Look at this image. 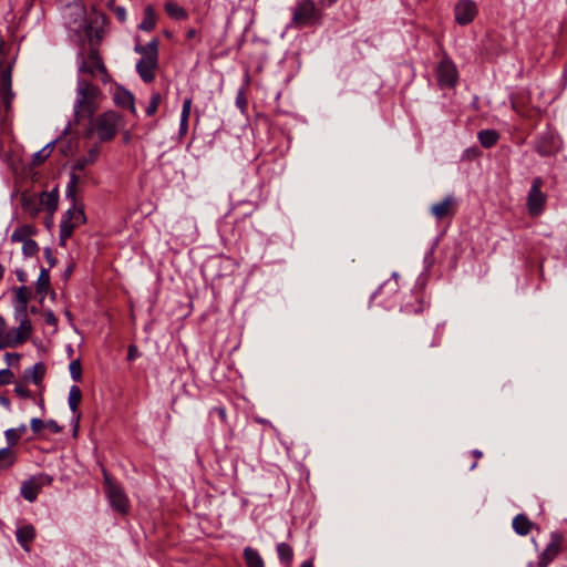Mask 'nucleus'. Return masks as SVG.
I'll return each mask as SVG.
<instances>
[{
	"instance_id": "nucleus-1",
	"label": "nucleus",
	"mask_w": 567,
	"mask_h": 567,
	"mask_svg": "<svg viewBox=\"0 0 567 567\" xmlns=\"http://www.w3.org/2000/svg\"><path fill=\"white\" fill-rule=\"evenodd\" d=\"M11 45L0 38V94L3 106L0 109V125L7 127L12 118V102L14 92L12 91V70L16 62V55L6 64L7 55Z\"/></svg>"
},
{
	"instance_id": "nucleus-2",
	"label": "nucleus",
	"mask_w": 567,
	"mask_h": 567,
	"mask_svg": "<svg viewBox=\"0 0 567 567\" xmlns=\"http://www.w3.org/2000/svg\"><path fill=\"white\" fill-rule=\"evenodd\" d=\"M102 92L89 80L79 76L76 81V97L74 101L75 121L92 120L99 110V99Z\"/></svg>"
},
{
	"instance_id": "nucleus-3",
	"label": "nucleus",
	"mask_w": 567,
	"mask_h": 567,
	"mask_svg": "<svg viewBox=\"0 0 567 567\" xmlns=\"http://www.w3.org/2000/svg\"><path fill=\"white\" fill-rule=\"evenodd\" d=\"M291 21L288 27L297 29L315 28L323 23V8L313 0H297L291 9Z\"/></svg>"
},
{
	"instance_id": "nucleus-4",
	"label": "nucleus",
	"mask_w": 567,
	"mask_h": 567,
	"mask_svg": "<svg viewBox=\"0 0 567 567\" xmlns=\"http://www.w3.org/2000/svg\"><path fill=\"white\" fill-rule=\"evenodd\" d=\"M121 116L114 111H107L100 114L94 121L90 120V127L86 136H91L96 132L101 142L112 141L117 133V125Z\"/></svg>"
},
{
	"instance_id": "nucleus-5",
	"label": "nucleus",
	"mask_w": 567,
	"mask_h": 567,
	"mask_svg": "<svg viewBox=\"0 0 567 567\" xmlns=\"http://www.w3.org/2000/svg\"><path fill=\"white\" fill-rule=\"evenodd\" d=\"M400 299V285L398 275L393 274L392 278L385 280L378 290L371 296L370 306L382 307L385 310L393 309Z\"/></svg>"
},
{
	"instance_id": "nucleus-6",
	"label": "nucleus",
	"mask_w": 567,
	"mask_h": 567,
	"mask_svg": "<svg viewBox=\"0 0 567 567\" xmlns=\"http://www.w3.org/2000/svg\"><path fill=\"white\" fill-rule=\"evenodd\" d=\"M74 22H79L76 29H74L75 35L81 34L82 28H84V35H103L106 32V24L109 22L107 17L96 10H93L90 14L89 21H86L85 11L83 8H76Z\"/></svg>"
},
{
	"instance_id": "nucleus-7",
	"label": "nucleus",
	"mask_w": 567,
	"mask_h": 567,
	"mask_svg": "<svg viewBox=\"0 0 567 567\" xmlns=\"http://www.w3.org/2000/svg\"><path fill=\"white\" fill-rule=\"evenodd\" d=\"M71 203L72 206L63 214L60 221L59 240L61 246H65L75 227L86 221L83 206H78L76 200Z\"/></svg>"
},
{
	"instance_id": "nucleus-8",
	"label": "nucleus",
	"mask_w": 567,
	"mask_h": 567,
	"mask_svg": "<svg viewBox=\"0 0 567 567\" xmlns=\"http://www.w3.org/2000/svg\"><path fill=\"white\" fill-rule=\"evenodd\" d=\"M429 307L425 293V280L419 279L409 295L403 297L400 311L405 315H420Z\"/></svg>"
},
{
	"instance_id": "nucleus-9",
	"label": "nucleus",
	"mask_w": 567,
	"mask_h": 567,
	"mask_svg": "<svg viewBox=\"0 0 567 567\" xmlns=\"http://www.w3.org/2000/svg\"><path fill=\"white\" fill-rule=\"evenodd\" d=\"M458 71L449 54L442 50V59L436 66V81L440 87L454 89L458 82Z\"/></svg>"
},
{
	"instance_id": "nucleus-10",
	"label": "nucleus",
	"mask_w": 567,
	"mask_h": 567,
	"mask_svg": "<svg viewBox=\"0 0 567 567\" xmlns=\"http://www.w3.org/2000/svg\"><path fill=\"white\" fill-rule=\"evenodd\" d=\"M104 481L106 485V495L111 507L117 513L125 515L130 511V501L123 488L113 483L105 470H103Z\"/></svg>"
},
{
	"instance_id": "nucleus-11",
	"label": "nucleus",
	"mask_w": 567,
	"mask_h": 567,
	"mask_svg": "<svg viewBox=\"0 0 567 567\" xmlns=\"http://www.w3.org/2000/svg\"><path fill=\"white\" fill-rule=\"evenodd\" d=\"M543 185V178L535 177L527 195L526 206L528 214L533 217L542 215L546 206L547 195L542 192Z\"/></svg>"
},
{
	"instance_id": "nucleus-12",
	"label": "nucleus",
	"mask_w": 567,
	"mask_h": 567,
	"mask_svg": "<svg viewBox=\"0 0 567 567\" xmlns=\"http://www.w3.org/2000/svg\"><path fill=\"white\" fill-rule=\"evenodd\" d=\"M564 540L565 538L561 533L551 532L548 544L539 554L538 561L536 563V565H534V563H529L528 567H548L558 557Z\"/></svg>"
},
{
	"instance_id": "nucleus-13",
	"label": "nucleus",
	"mask_w": 567,
	"mask_h": 567,
	"mask_svg": "<svg viewBox=\"0 0 567 567\" xmlns=\"http://www.w3.org/2000/svg\"><path fill=\"white\" fill-rule=\"evenodd\" d=\"M252 16L248 11L233 12L227 20V32L238 35H246L252 24Z\"/></svg>"
},
{
	"instance_id": "nucleus-14",
	"label": "nucleus",
	"mask_w": 567,
	"mask_h": 567,
	"mask_svg": "<svg viewBox=\"0 0 567 567\" xmlns=\"http://www.w3.org/2000/svg\"><path fill=\"white\" fill-rule=\"evenodd\" d=\"M79 73H89L92 78L100 76L103 83H107L111 79L110 73L103 61L89 62L85 60L83 52H79Z\"/></svg>"
},
{
	"instance_id": "nucleus-15",
	"label": "nucleus",
	"mask_w": 567,
	"mask_h": 567,
	"mask_svg": "<svg viewBox=\"0 0 567 567\" xmlns=\"http://www.w3.org/2000/svg\"><path fill=\"white\" fill-rule=\"evenodd\" d=\"M477 14V6L473 0H461L455 4L454 16L456 23L466 25L471 23Z\"/></svg>"
},
{
	"instance_id": "nucleus-16",
	"label": "nucleus",
	"mask_w": 567,
	"mask_h": 567,
	"mask_svg": "<svg viewBox=\"0 0 567 567\" xmlns=\"http://www.w3.org/2000/svg\"><path fill=\"white\" fill-rule=\"evenodd\" d=\"M19 327L14 329L13 332H10V339L13 342L14 347L23 344L29 340L32 334L33 328L30 319L28 318V313L19 315Z\"/></svg>"
},
{
	"instance_id": "nucleus-17",
	"label": "nucleus",
	"mask_w": 567,
	"mask_h": 567,
	"mask_svg": "<svg viewBox=\"0 0 567 567\" xmlns=\"http://www.w3.org/2000/svg\"><path fill=\"white\" fill-rule=\"evenodd\" d=\"M14 319H19V315L28 313V302L32 297V291L27 286L14 289Z\"/></svg>"
},
{
	"instance_id": "nucleus-18",
	"label": "nucleus",
	"mask_w": 567,
	"mask_h": 567,
	"mask_svg": "<svg viewBox=\"0 0 567 567\" xmlns=\"http://www.w3.org/2000/svg\"><path fill=\"white\" fill-rule=\"evenodd\" d=\"M82 400V392L78 385H72L69 392V408L73 412L74 417V426H73V435H76L79 430V422L81 419V413L79 412V406Z\"/></svg>"
},
{
	"instance_id": "nucleus-19",
	"label": "nucleus",
	"mask_w": 567,
	"mask_h": 567,
	"mask_svg": "<svg viewBox=\"0 0 567 567\" xmlns=\"http://www.w3.org/2000/svg\"><path fill=\"white\" fill-rule=\"evenodd\" d=\"M455 199L453 196H446L442 202L435 203L431 206V214L437 219L442 220L447 216H453Z\"/></svg>"
},
{
	"instance_id": "nucleus-20",
	"label": "nucleus",
	"mask_w": 567,
	"mask_h": 567,
	"mask_svg": "<svg viewBox=\"0 0 567 567\" xmlns=\"http://www.w3.org/2000/svg\"><path fill=\"white\" fill-rule=\"evenodd\" d=\"M87 178H89V174L85 172V169L83 172H80V171H73L71 168L70 181L66 184V188H65L66 198L70 199L71 202H75L78 185L84 184Z\"/></svg>"
},
{
	"instance_id": "nucleus-21",
	"label": "nucleus",
	"mask_w": 567,
	"mask_h": 567,
	"mask_svg": "<svg viewBox=\"0 0 567 567\" xmlns=\"http://www.w3.org/2000/svg\"><path fill=\"white\" fill-rule=\"evenodd\" d=\"M114 103L120 107L127 109L134 116L137 115L134 95L128 90L122 86L117 87L114 93Z\"/></svg>"
},
{
	"instance_id": "nucleus-22",
	"label": "nucleus",
	"mask_w": 567,
	"mask_h": 567,
	"mask_svg": "<svg viewBox=\"0 0 567 567\" xmlns=\"http://www.w3.org/2000/svg\"><path fill=\"white\" fill-rule=\"evenodd\" d=\"M535 150L544 157L553 155L556 152L554 135L551 133L539 135L536 141Z\"/></svg>"
},
{
	"instance_id": "nucleus-23",
	"label": "nucleus",
	"mask_w": 567,
	"mask_h": 567,
	"mask_svg": "<svg viewBox=\"0 0 567 567\" xmlns=\"http://www.w3.org/2000/svg\"><path fill=\"white\" fill-rule=\"evenodd\" d=\"M35 528L32 524H25L17 528L16 537L20 546L25 550H30V544L35 538Z\"/></svg>"
},
{
	"instance_id": "nucleus-24",
	"label": "nucleus",
	"mask_w": 567,
	"mask_h": 567,
	"mask_svg": "<svg viewBox=\"0 0 567 567\" xmlns=\"http://www.w3.org/2000/svg\"><path fill=\"white\" fill-rule=\"evenodd\" d=\"M135 51L142 55L140 59L142 61L158 62V42L156 38H153L145 45L137 43L135 45Z\"/></svg>"
},
{
	"instance_id": "nucleus-25",
	"label": "nucleus",
	"mask_w": 567,
	"mask_h": 567,
	"mask_svg": "<svg viewBox=\"0 0 567 567\" xmlns=\"http://www.w3.org/2000/svg\"><path fill=\"white\" fill-rule=\"evenodd\" d=\"M42 488V483H38L35 477L22 482L20 487L21 496L28 502L32 503L38 498Z\"/></svg>"
},
{
	"instance_id": "nucleus-26",
	"label": "nucleus",
	"mask_w": 567,
	"mask_h": 567,
	"mask_svg": "<svg viewBox=\"0 0 567 567\" xmlns=\"http://www.w3.org/2000/svg\"><path fill=\"white\" fill-rule=\"evenodd\" d=\"M100 155V147L97 145L91 147L85 155L80 156L75 159V162L72 164L73 171H80L83 172L86 166L93 165L97 159Z\"/></svg>"
},
{
	"instance_id": "nucleus-27",
	"label": "nucleus",
	"mask_w": 567,
	"mask_h": 567,
	"mask_svg": "<svg viewBox=\"0 0 567 567\" xmlns=\"http://www.w3.org/2000/svg\"><path fill=\"white\" fill-rule=\"evenodd\" d=\"M59 190L58 187L51 192H42L40 194V204L52 216L58 208Z\"/></svg>"
},
{
	"instance_id": "nucleus-28",
	"label": "nucleus",
	"mask_w": 567,
	"mask_h": 567,
	"mask_svg": "<svg viewBox=\"0 0 567 567\" xmlns=\"http://www.w3.org/2000/svg\"><path fill=\"white\" fill-rule=\"evenodd\" d=\"M158 62H147L138 60L136 63V71L145 83H151L155 79V70Z\"/></svg>"
},
{
	"instance_id": "nucleus-29",
	"label": "nucleus",
	"mask_w": 567,
	"mask_h": 567,
	"mask_svg": "<svg viewBox=\"0 0 567 567\" xmlns=\"http://www.w3.org/2000/svg\"><path fill=\"white\" fill-rule=\"evenodd\" d=\"M512 526L516 534L526 536L532 532L534 523L525 514H518L514 517Z\"/></svg>"
},
{
	"instance_id": "nucleus-30",
	"label": "nucleus",
	"mask_w": 567,
	"mask_h": 567,
	"mask_svg": "<svg viewBox=\"0 0 567 567\" xmlns=\"http://www.w3.org/2000/svg\"><path fill=\"white\" fill-rule=\"evenodd\" d=\"M37 234V229L32 225H22L17 227L10 236L11 241L13 243H24L30 240L31 236Z\"/></svg>"
},
{
	"instance_id": "nucleus-31",
	"label": "nucleus",
	"mask_w": 567,
	"mask_h": 567,
	"mask_svg": "<svg viewBox=\"0 0 567 567\" xmlns=\"http://www.w3.org/2000/svg\"><path fill=\"white\" fill-rule=\"evenodd\" d=\"M243 557L247 567H265L261 555L252 547L244 548Z\"/></svg>"
},
{
	"instance_id": "nucleus-32",
	"label": "nucleus",
	"mask_w": 567,
	"mask_h": 567,
	"mask_svg": "<svg viewBox=\"0 0 567 567\" xmlns=\"http://www.w3.org/2000/svg\"><path fill=\"white\" fill-rule=\"evenodd\" d=\"M477 138L484 148H491L499 140V134L496 130H482L478 132Z\"/></svg>"
},
{
	"instance_id": "nucleus-33",
	"label": "nucleus",
	"mask_w": 567,
	"mask_h": 567,
	"mask_svg": "<svg viewBox=\"0 0 567 567\" xmlns=\"http://www.w3.org/2000/svg\"><path fill=\"white\" fill-rule=\"evenodd\" d=\"M156 23V14L151 6L144 9L143 20L138 24V29L144 32L153 31Z\"/></svg>"
},
{
	"instance_id": "nucleus-34",
	"label": "nucleus",
	"mask_w": 567,
	"mask_h": 567,
	"mask_svg": "<svg viewBox=\"0 0 567 567\" xmlns=\"http://www.w3.org/2000/svg\"><path fill=\"white\" fill-rule=\"evenodd\" d=\"M277 555L284 565L287 567H290L293 560V549L292 547L287 543H279L276 546Z\"/></svg>"
},
{
	"instance_id": "nucleus-35",
	"label": "nucleus",
	"mask_w": 567,
	"mask_h": 567,
	"mask_svg": "<svg viewBox=\"0 0 567 567\" xmlns=\"http://www.w3.org/2000/svg\"><path fill=\"white\" fill-rule=\"evenodd\" d=\"M17 461V454L10 447L0 449V470L10 468Z\"/></svg>"
},
{
	"instance_id": "nucleus-36",
	"label": "nucleus",
	"mask_w": 567,
	"mask_h": 567,
	"mask_svg": "<svg viewBox=\"0 0 567 567\" xmlns=\"http://www.w3.org/2000/svg\"><path fill=\"white\" fill-rule=\"evenodd\" d=\"M56 141H51L48 143L44 147H42L40 151L33 154L32 163L34 165H40L51 155V153L54 150Z\"/></svg>"
},
{
	"instance_id": "nucleus-37",
	"label": "nucleus",
	"mask_w": 567,
	"mask_h": 567,
	"mask_svg": "<svg viewBox=\"0 0 567 567\" xmlns=\"http://www.w3.org/2000/svg\"><path fill=\"white\" fill-rule=\"evenodd\" d=\"M165 11L168 17L175 20H183L187 17L186 11L179 4L174 1H168L165 3Z\"/></svg>"
},
{
	"instance_id": "nucleus-38",
	"label": "nucleus",
	"mask_w": 567,
	"mask_h": 567,
	"mask_svg": "<svg viewBox=\"0 0 567 567\" xmlns=\"http://www.w3.org/2000/svg\"><path fill=\"white\" fill-rule=\"evenodd\" d=\"M51 287L50 284V274L49 270L42 268L37 280V292L40 295H45Z\"/></svg>"
},
{
	"instance_id": "nucleus-39",
	"label": "nucleus",
	"mask_w": 567,
	"mask_h": 567,
	"mask_svg": "<svg viewBox=\"0 0 567 567\" xmlns=\"http://www.w3.org/2000/svg\"><path fill=\"white\" fill-rule=\"evenodd\" d=\"M45 374V365L42 362L35 363L29 371H25V377H30L34 384H39Z\"/></svg>"
},
{
	"instance_id": "nucleus-40",
	"label": "nucleus",
	"mask_w": 567,
	"mask_h": 567,
	"mask_svg": "<svg viewBox=\"0 0 567 567\" xmlns=\"http://www.w3.org/2000/svg\"><path fill=\"white\" fill-rule=\"evenodd\" d=\"M162 102V95L157 91H153L151 94L150 103L145 109V114L147 116H153L156 114L158 106Z\"/></svg>"
},
{
	"instance_id": "nucleus-41",
	"label": "nucleus",
	"mask_w": 567,
	"mask_h": 567,
	"mask_svg": "<svg viewBox=\"0 0 567 567\" xmlns=\"http://www.w3.org/2000/svg\"><path fill=\"white\" fill-rule=\"evenodd\" d=\"M102 38H89L90 53H89V62L94 61H103L100 52L99 45Z\"/></svg>"
},
{
	"instance_id": "nucleus-42",
	"label": "nucleus",
	"mask_w": 567,
	"mask_h": 567,
	"mask_svg": "<svg viewBox=\"0 0 567 567\" xmlns=\"http://www.w3.org/2000/svg\"><path fill=\"white\" fill-rule=\"evenodd\" d=\"M249 78L247 76L246 83L243 87H240L236 95V105L240 110L241 113H245L248 106V102L246 99V90L248 86Z\"/></svg>"
},
{
	"instance_id": "nucleus-43",
	"label": "nucleus",
	"mask_w": 567,
	"mask_h": 567,
	"mask_svg": "<svg viewBox=\"0 0 567 567\" xmlns=\"http://www.w3.org/2000/svg\"><path fill=\"white\" fill-rule=\"evenodd\" d=\"M69 371H70L71 378L75 382L81 381V379H82V367H81L80 359H75V360L71 361V363L69 365Z\"/></svg>"
},
{
	"instance_id": "nucleus-44",
	"label": "nucleus",
	"mask_w": 567,
	"mask_h": 567,
	"mask_svg": "<svg viewBox=\"0 0 567 567\" xmlns=\"http://www.w3.org/2000/svg\"><path fill=\"white\" fill-rule=\"evenodd\" d=\"M22 254L25 257H33L39 251V245L35 240L30 239L28 241L22 243Z\"/></svg>"
},
{
	"instance_id": "nucleus-45",
	"label": "nucleus",
	"mask_w": 567,
	"mask_h": 567,
	"mask_svg": "<svg viewBox=\"0 0 567 567\" xmlns=\"http://www.w3.org/2000/svg\"><path fill=\"white\" fill-rule=\"evenodd\" d=\"M4 436H6V440L9 444L8 447L11 449V446H14L18 444V442L20 441L21 436H20V433L17 432L16 429H8L6 432H4Z\"/></svg>"
},
{
	"instance_id": "nucleus-46",
	"label": "nucleus",
	"mask_w": 567,
	"mask_h": 567,
	"mask_svg": "<svg viewBox=\"0 0 567 567\" xmlns=\"http://www.w3.org/2000/svg\"><path fill=\"white\" fill-rule=\"evenodd\" d=\"M14 378L13 372L10 369L0 370V385H7L12 382Z\"/></svg>"
},
{
	"instance_id": "nucleus-47",
	"label": "nucleus",
	"mask_w": 567,
	"mask_h": 567,
	"mask_svg": "<svg viewBox=\"0 0 567 567\" xmlns=\"http://www.w3.org/2000/svg\"><path fill=\"white\" fill-rule=\"evenodd\" d=\"M193 99L190 96L186 97L183 102L181 118L189 120L190 111H192Z\"/></svg>"
},
{
	"instance_id": "nucleus-48",
	"label": "nucleus",
	"mask_w": 567,
	"mask_h": 567,
	"mask_svg": "<svg viewBox=\"0 0 567 567\" xmlns=\"http://www.w3.org/2000/svg\"><path fill=\"white\" fill-rule=\"evenodd\" d=\"M30 426L33 433L38 434L42 431L43 427H45V422H43L41 419L33 417L30 422Z\"/></svg>"
},
{
	"instance_id": "nucleus-49",
	"label": "nucleus",
	"mask_w": 567,
	"mask_h": 567,
	"mask_svg": "<svg viewBox=\"0 0 567 567\" xmlns=\"http://www.w3.org/2000/svg\"><path fill=\"white\" fill-rule=\"evenodd\" d=\"M9 347L14 348L13 342L10 339V333H0V350Z\"/></svg>"
},
{
	"instance_id": "nucleus-50",
	"label": "nucleus",
	"mask_w": 567,
	"mask_h": 567,
	"mask_svg": "<svg viewBox=\"0 0 567 567\" xmlns=\"http://www.w3.org/2000/svg\"><path fill=\"white\" fill-rule=\"evenodd\" d=\"M14 392L20 398H30L31 396V392L30 390L25 386V385H22V384H17L14 386Z\"/></svg>"
},
{
	"instance_id": "nucleus-51",
	"label": "nucleus",
	"mask_w": 567,
	"mask_h": 567,
	"mask_svg": "<svg viewBox=\"0 0 567 567\" xmlns=\"http://www.w3.org/2000/svg\"><path fill=\"white\" fill-rule=\"evenodd\" d=\"M44 257H45L47 262L49 264L50 268H53L56 265L58 260L53 256L52 250H51L50 247L44 248Z\"/></svg>"
},
{
	"instance_id": "nucleus-52",
	"label": "nucleus",
	"mask_w": 567,
	"mask_h": 567,
	"mask_svg": "<svg viewBox=\"0 0 567 567\" xmlns=\"http://www.w3.org/2000/svg\"><path fill=\"white\" fill-rule=\"evenodd\" d=\"M45 427L55 434L61 433L63 430V427L61 425H59L58 422L54 420H48L45 422Z\"/></svg>"
},
{
	"instance_id": "nucleus-53",
	"label": "nucleus",
	"mask_w": 567,
	"mask_h": 567,
	"mask_svg": "<svg viewBox=\"0 0 567 567\" xmlns=\"http://www.w3.org/2000/svg\"><path fill=\"white\" fill-rule=\"evenodd\" d=\"M210 413H216L223 423L227 422V413L224 406H215Z\"/></svg>"
},
{
	"instance_id": "nucleus-54",
	"label": "nucleus",
	"mask_w": 567,
	"mask_h": 567,
	"mask_svg": "<svg viewBox=\"0 0 567 567\" xmlns=\"http://www.w3.org/2000/svg\"><path fill=\"white\" fill-rule=\"evenodd\" d=\"M140 355L138 349L135 344H130L127 348V360L133 361Z\"/></svg>"
},
{
	"instance_id": "nucleus-55",
	"label": "nucleus",
	"mask_w": 567,
	"mask_h": 567,
	"mask_svg": "<svg viewBox=\"0 0 567 567\" xmlns=\"http://www.w3.org/2000/svg\"><path fill=\"white\" fill-rule=\"evenodd\" d=\"M114 14L120 22H124L126 19V10L124 7H115Z\"/></svg>"
},
{
	"instance_id": "nucleus-56",
	"label": "nucleus",
	"mask_w": 567,
	"mask_h": 567,
	"mask_svg": "<svg viewBox=\"0 0 567 567\" xmlns=\"http://www.w3.org/2000/svg\"><path fill=\"white\" fill-rule=\"evenodd\" d=\"M20 359L21 355L19 353L7 352L4 355V360L7 361L8 364L18 363Z\"/></svg>"
},
{
	"instance_id": "nucleus-57",
	"label": "nucleus",
	"mask_w": 567,
	"mask_h": 567,
	"mask_svg": "<svg viewBox=\"0 0 567 567\" xmlns=\"http://www.w3.org/2000/svg\"><path fill=\"white\" fill-rule=\"evenodd\" d=\"M56 317L55 315L50 310L45 313V322L50 326H55L56 324Z\"/></svg>"
},
{
	"instance_id": "nucleus-58",
	"label": "nucleus",
	"mask_w": 567,
	"mask_h": 567,
	"mask_svg": "<svg viewBox=\"0 0 567 567\" xmlns=\"http://www.w3.org/2000/svg\"><path fill=\"white\" fill-rule=\"evenodd\" d=\"M16 276H17V279H18L20 282H22V284L27 282V280H28V275H27V272H25L24 270H22V269H18V270H16Z\"/></svg>"
},
{
	"instance_id": "nucleus-59",
	"label": "nucleus",
	"mask_w": 567,
	"mask_h": 567,
	"mask_svg": "<svg viewBox=\"0 0 567 567\" xmlns=\"http://www.w3.org/2000/svg\"><path fill=\"white\" fill-rule=\"evenodd\" d=\"M188 121L189 120L181 118V121H179V134L181 135H184V134L187 133V131H188Z\"/></svg>"
},
{
	"instance_id": "nucleus-60",
	"label": "nucleus",
	"mask_w": 567,
	"mask_h": 567,
	"mask_svg": "<svg viewBox=\"0 0 567 567\" xmlns=\"http://www.w3.org/2000/svg\"><path fill=\"white\" fill-rule=\"evenodd\" d=\"M471 453H472V455L475 457V460H478V458H481V457L483 456V453H482V451H480V450H473ZM476 466H477V461H475V462L471 465L470 470H474Z\"/></svg>"
},
{
	"instance_id": "nucleus-61",
	"label": "nucleus",
	"mask_w": 567,
	"mask_h": 567,
	"mask_svg": "<svg viewBox=\"0 0 567 567\" xmlns=\"http://www.w3.org/2000/svg\"><path fill=\"white\" fill-rule=\"evenodd\" d=\"M338 0H319V3L322 8H329L333 6Z\"/></svg>"
},
{
	"instance_id": "nucleus-62",
	"label": "nucleus",
	"mask_w": 567,
	"mask_h": 567,
	"mask_svg": "<svg viewBox=\"0 0 567 567\" xmlns=\"http://www.w3.org/2000/svg\"><path fill=\"white\" fill-rule=\"evenodd\" d=\"M0 333H9L7 331V321L2 316H0Z\"/></svg>"
},
{
	"instance_id": "nucleus-63",
	"label": "nucleus",
	"mask_w": 567,
	"mask_h": 567,
	"mask_svg": "<svg viewBox=\"0 0 567 567\" xmlns=\"http://www.w3.org/2000/svg\"><path fill=\"white\" fill-rule=\"evenodd\" d=\"M0 404H2L6 408L10 406V400L6 396H0Z\"/></svg>"
},
{
	"instance_id": "nucleus-64",
	"label": "nucleus",
	"mask_w": 567,
	"mask_h": 567,
	"mask_svg": "<svg viewBox=\"0 0 567 567\" xmlns=\"http://www.w3.org/2000/svg\"><path fill=\"white\" fill-rule=\"evenodd\" d=\"M300 567H313V560L307 559L300 565Z\"/></svg>"
}]
</instances>
